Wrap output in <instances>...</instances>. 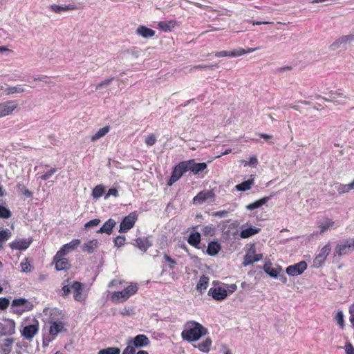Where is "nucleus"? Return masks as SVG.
<instances>
[{"label":"nucleus","mask_w":354,"mask_h":354,"mask_svg":"<svg viewBox=\"0 0 354 354\" xmlns=\"http://www.w3.org/2000/svg\"><path fill=\"white\" fill-rule=\"evenodd\" d=\"M38 331V327L35 324H31L26 326L22 330V335L28 340H30L32 339V337L35 336V335Z\"/></svg>","instance_id":"18"},{"label":"nucleus","mask_w":354,"mask_h":354,"mask_svg":"<svg viewBox=\"0 0 354 354\" xmlns=\"http://www.w3.org/2000/svg\"><path fill=\"white\" fill-rule=\"evenodd\" d=\"M31 243V239H16L15 241L10 243V247L12 250H24L27 249L30 246Z\"/></svg>","instance_id":"13"},{"label":"nucleus","mask_w":354,"mask_h":354,"mask_svg":"<svg viewBox=\"0 0 354 354\" xmlns=\"http://www.w3.org/2000/svg\"><path fill=\"white\" fill-rule=\"evenodd\" d=\"M136 352L134 346L132 345L131 342H128V346L123 351L122 354H134Z\"/></svg>","instance_id":"53"},{"label":"nucleus","mask_w":354,"mask_h":354,"mask_svg":"<svg viewBox=\"0 0 354 354\" xmlns=\"http://www.w3.org/2000/svg\"><path fill=\"white\" fill-rule=\"evenodd\" d=\"M116 222L113 219H109L104 225L97 230V233H106L111 234L113 232V227L115 226Z\"/></svg>","instance_id":"20"},{"label":"nucleus","mask_w":354,"mask_h":354,"mask_svg":"<svg viewBox=\"0 0 354 354\" xmlns=\"http://www.w3.org/2000/svg\"><path fill=\"white\" fill-rule=\"evenodd\" d=\"M264 271L266 274L272 277H277L278 275V271L272 267L271 263H266L264 265Z\"/></svg>","instance_id":"37"},{"label":"nucleus","mask_w":354,"mask_h":354,"mask_svg":"<svg viewBox=\"0 0 354 354\" xmlns=\"http://www.w3.org/2000/svg\"><path fill=\"white\" fill-rule=\"evenodd\" d=\"M346 354H354V348L351 343H346L345 346Z\"/></svg>","instance_id":"59"},{"label":"nucleus","mask_w":354,"mask_h":354,"mask_svg":"<svg viewBox=\"0 0 354 354\" xmlns=\"http://www.w3.org/2000/svg\"><path fill=\"white\" fill-rule=\"evenodd\" d=\"M17 106L15 101H7L0 103V115L4 117L10 115L17 109Z\"/></svg>","instance_id":"10"},{"label":"nucleus","mask_w":354,"mask_h":354,"mask_svg":"<svg viewBox=\"0 0 354 354\" xmlns=\"http://www.w3.org/2000/svg\"><path fill=\"white\" fill-rule=\"evenodd\" d=\"M82 287L83 284L78 281H71L70 279H66L64 281L62 287L64 296L67 297L71 292H73L75 300L82 301L84 300V297L82 295Z\"/></svg>","instance_id":"2"},{"label":"nucleus","mask_w":354,"mask_h":354,"mask_svg":"<svg viewBox=\"0 0 354 354\" xmlns=\"http://www.w3.org/2000/svg\"><path fill=\"white\" fill-rule=\"evenodd\" d=\"M17 189L19 193L24 195L27 198H32V193L26 188L24 185L21 183H18L17 185Z\"/></svg>","instance_id":"39"},{"label":"nucleus","mask_w":354,"mask_h":354,"mask_svg":"<svg viewBox=\"0 0 354 354\" xmlns=\"http://www.w3.org/2000/svg\"><path fill=\"white\" fill-rule=\"evenodd\" d=\"M101 221L99 218H95L89 221L84 225L85 229H88L94 226H97L100 223Z\"/></svg>","instance_id":"49"},{"label":"nucleus","mask_w":354,"mask_h":354,"mask_svg":"<svg viewBox=\"0 0 354 354\" xmlns=\"http://www.w3.org/2000/svg\"><path fill=\"white\" fill-rule=\"evenodd\" d=\"M354 41V35H344L337 39L334 42H333L330 46L329 49L332 51H335L338 49L342 48L345 47V45L348 43H351Z\"/></svg>","instance_id":"6"},{"label":"nucleus","mask_w":354,"mask_h":354,"mask_svg":"<svg viewBox=\"0 0 354 354\" xmlns=\"http://www.w3.org/2000/svg\"><path fill=\"white\" fill-rule=\"evenodd\" d=\"M134 347H142L149 344V339L145 335H138L136 336L133 340H130Z\"/></svg>","instance_id":"19"},{"label":"nucleus","mask_w":354,"mask_h":354,"mask_svg":"<svg viewBox=\"0 0 354 354\" xmlns=\"http://www.w3.org/2000/svg\"><path fill=\"white\" fill-rule=\"evenodd\" d=\"M124 290L126 291V292L127 293V295L129 297L131 295H134L137 292L138 288L136 286L130 285L128 287H127L124 289Z\"/></svg>","instance_id":"52"},{"label":"nucleus","mask_w":354,"mask_h":354,"mask_svg":"<svg viewBox=\"0 0 354 354\" xmlns=\"http://www.w3.org/2000/svg\"><path fill=\"white\" fill-rule=\"evenodd\" d=\"M118 190L115 188H111L109 190L107 194L105 196V198H107L110 196H113L116 197V196H118Z\"/></svg>","instance_id":"62"},{"label":"nucleus","mask_w":354,"mask_h":354,"mask_svg":"<svg viewBox=\"0 0 354 354\" xmlns=\"http://www.w3.org/2000/svg\"><path fill=\"white\" fill-rule=\"evenodd\" d=\"M330 251L331 247L330 243L324 245L320 250L319 253L315 258L313 261V266L317 268L321 267L324 263L326 257L330 254Z\"/></svg>","instance_id":"5"},{"label":"nucleus","mask_w":354,"mask_h":354,"mask_svg":"<svg viewBox=\"0 0 354 354\" xmlns=\"http://www.w3.org/2000/svg\"><path fill=\"white\" fill-rule=\"evenodd\" d=\"M349 313L351 315L350 322L352 324V325H354V304L350 306Z\"/></svg>","instance_id":"64"},{"label":"nucleus","mask_w":354,"mask_h":354,"mask_svg":"<svg viewBox=\"0 0 354 354\" xmlns=\"http://www.w3.org/2000/svg\"><path fill=\"white\" fill-rule=\"evenodd\" d=\"M120 349L116 347H108L106 348L101 349L98 354H120Z\"/></svg>","instance_id":"41"},{"label":"nucleus","mask_w":354,"mask_h":354,"mask_svg":"<svg viewBox=\"0 0 354 354\" xmlns=\"http://www.w3.org/2000/svg\"><path fill=\"white\" fill-rule=\"evenodd\" d=\"M353 250L354 240H347L336 246L335 252L341 257L353 252Z\"/></svg>","instance_id":"7"},{"label":"nucleus","mask_w":354,"mask_h":354,"mask_svg":"<svg viewBox=\"0 0 354 354\" xmlns=\"http://www.w3.org/2000/svg\"><path fill=\"white\" fill-rule=\"evenodd\" d=\"M138 218V215L136 212L130 213L126 216L120 223L119 232L120 233H125L131 229Z\"/></svg>","instance_id":"4"},{"label":"nucleus","mask_w":354,"mask_h":354,"mask_svg":"<svg viewBox=\"0 0 354 354\" xmlns=\"http://www.w3.org/2000/svg\"><path fill=\"white\" fill-rule=\"evenodd\" d=\"M201 241V234L199 232L192 233L188 238V243L196 247Z\"/></svg>","instance_id":"35"},{"label":"nucleus","mask_w":354,"mask_h":354,"mask_svg":"<svg viewBox=\"0 0 354 354\" xmlns=\"http://www.w3.org/2000/svg\"><path fill=\"white\" fill-rule=\"evenodd\" d=\"M221 250V245L217 242H210L208 245L207 252L211 256L216 255Z\"/></svg>","instance_id":"33"},{"label":"nucleus","mask_w":354,"mask_h":354,"mask_svg":"<svg viewBox=\"0 0 354 354\" xmlns=\"http://www.w3.org/2000/svg\"><path fill=\"white\" fill-rule=\"evenodd\" d=\"M207 333V330L201 324L191 321L186 323L185 329L181 333L183 340L194 342Z\"/></svg>","instance_id":"1"},{"label":"nucleus","mask_w":354,"mask_h":354,"mask_svg":"<svg viewBox=\"0 0 354 354\" xmlns=\"http://www.w3.org/2000/svg\"><path fill=\"white\" fill-rule=\"evenodd\" d=\"M306 268V262L302 261L296 264L288 266L286 268V272L290 276H297L302 274Z\"/></svg>","instance_id":"8"},{"label":"nucleus","mask_w":354,"mask_h":354,"mask_svg":"<svg viewBox=\"0 0 354 354\" xmlns=\"http://www.w3.org/2000/svg\"><path fill=\"white\" fill-rule=\"evenodd\" d=\"M27 302L25 299H15L12 301V306H24Z\"/></svg>","instance_id":"57"},{"label":"nucleus","mask_w":354,"mask_h":354,"mask_svg":"<svg viewBox=\"0 0 354 354\" xmlns=\"http://www.w3.org/2000/svg\"><path fill=\"white\" fill-rule=\"evenodd\" d=\"M215 55L218 57H226V56H228V57H232L231 55V51H226V50H223V51H220V52H216L215 53Z\"/></svg>","instance_id":"60"},{"label":"nucleus","mask_w":354,"mask_h":354,"mask_svg":"<svg viewBox=\"0 0 354 354\" xmlns=\"http://www.w3.org/2000/svg\"><path fill=\"white\" fill-rule=\"evenodd\" d=\"M185 162L187 164V171H191L194 174H198L207 168V164L205 162L196 163L194 160L185 161Z\"/></svg>","instance_id":"12"},{"label":"nucleus","mask_w":354,"mask_h":354,"mask_svg":"<svg viewBox=\"0 0 354 354\" xmlns=\"http://www.w3.org/2000/svg\"><path fill=\"white\" fill-rule=\"evenodd\" d=\"M126 53L127 55L131 59H137L140 57V51L136 48L129 49Z\"/></svg>","instance_id":"43"},{"label":"nucleus","mask_w":354,"mask_h":354,"mask_svg":"<svg viewBox=\"0 0 354 354\" xmlns=\"http://www.w3.org/2000/svg\"><path fill=\"white\" fill-rule=\"evenodd\" d=\"M64 330V324L62 322L55 321L50 322L49 333L52 336H56L59 333H61Z\"/></svg>","instance_id":"22"},{"label":"nucleus","mask_w":354,"mask_h":354,"mask_svg":"<svg viewBox=\"0 0 354 354\" xmlns=\"http://www.w3.org/2000/svg\"><path fill=\"white\" fill-rule=\"evenodd\" d=\"M99 242L97 239H93L90 241L84 243L82 245V250L88 253H93L95 250L98 247Z\"/></svg>","instance_id":"24"},{"label":"nucleus","mask_w":354,"mask_h":354,"mask_svg":"<svg viewBox=\"0 0 354 354\" xmlns=\"http://www.w3.org/2000/svg\"><path fill=\"white\" fill-rule=\"evenodd\" d=\"M50 8L52 11L55 12V13L59 14L62 12L75 10L76 7L71 4L64 6H58L56 4H53L50 6Z\"/></svg>","instance_id":"23"},{"label":"nucleus","mask_w":354,"mask_h":354,"mask_svg":"<svg viewBox=\"0 0 354 354\" xmlns=\"http://www.w3.org/2000/svg\"><path fill=\"white\" fill-rule=\"evenodd\" d=\"M260 231L259 228L257 227H248L247 229L243 230L240 233V236L243 239L249 238L257 233Z\"/></svg>","instance_id":"32"},{"label":"nucleus","mask_w":354,"mask_h":354,"mask_svg":"<svg viewBox=\"0 0 354 354\" xmlns=\"http://www.w3.org/2000/svg\"><path fill=\"white\" fill-rule=\"evenodd\" d=\"M209 283V278L206 276L203 275L201 277L199 281L196 286V289L200 292H203V290H206Z\"/></svg>","instance_id":"34"},{"label":"nucleus","mask_w":354,"mask_h":354,"mask_svg":"<svg viewBox=\"0 0 354 354\" xmlns=\"http://www.w3.org/2000/svg\"><path fill=\"white\" fill-rule=\"evenodd\" d=\"M212 345V339L209 337L206 338L204 341L198 343V345H194V347H197L203 353L209 352Z\"/></svg>","instance_id":"31"},{"label":"nucleus","mask_w":354,"mask_h":354,"mask_svg":"<svg viewBox=\"0 0 354 354\" xmlns=\"http://www.w3.org/2000/svg\"><path fill=\"white\" fill-rule=\"evenodd\" d=\"M156 142V138L153 133H151L145 138V143L148 146L153 145Z\"/></svg>","instance_id":"50"},{"label":"nucleus","mask_w":354,"mask_h":354,"mask_svg":"<svg viewBox=\"0 0 354 354\" xmlns=\"http://www.w3.org/2000/svg\"><path fill=\"white\" fill-rule=\"evenodd\" d=\"M11 54L13 53V50L11 49H9L6 46H0V54Z\"/></svg>","instance_id":"61"},{"label":"nucleus","mask_w":354,"mask_h":354,"mask_svg":"<svg viewBox=\"0 0 354 354\" xmlns=\"http://www.w3.org/2000/svg\"><path fill=\"white\" fill-rule=\"evenodd\" d=\"M214 194L212 190L203 191L199 192L194 198V203L201 204L208 198H214Z\"/></svg>","instance_id":"16"},{"label":"nucleus","mask_w":354,"mask_h":354,"mask_svg":"<svg viewBox=\"0 0 354 354\" xmlns=\"http://www.w3.org/2000/svg\"><path fill=\"white\" fill-rule=\"evenodd\" d=\"M57 169L56 168H51L48 171H47L44 174L40 176L41 179L43 180H48L51 176H53Z\"/></svg>","instance_id":"51"},{"label":"nucleus","mask_w":354,"mask_h":354,"mask_svg":"<svg viewBox=\"0 0 354 354\" xmlns=\"http://www.w3.org/2000/svg\"><path fill=\"white\" fill-rule=\"evenodd\" d=\"M270 197L266 196L263 197L258 201H256L255 202L250 203L246 206V209L248 210H253L254 209L259 208L261 207L263 205L266 204L269 200Z\"/></svg>","instance_id":"29"},{"label":"nucleus","mask_w":354,"mask_h":354,"mask_svg":"<svg viewBox=\"0 0 354 354\" xmlns=\"http://www.w3.org/2000/svg\"><path fill=\"white\" fill-rule=\"evenodd\" d=\"M209 295H210L214 299L220 301L224 299L227 296V292L225 288L218 287L211 288L209 290Z\"/></svg>","instance_id":"14"},{"label":"nucleus","mask_w":354,"mask_h":354,"mask_svg":"<svg viewBox=\"0 0 354 354\" xmlns=\"http://www.w3.org/2000/svg\"><path fill=\"white\" fill-rule=\"evenodd\" d=\"M128 298H129V296L127 295V293L126 292V291L124 290L122 291L115 292L112 297L113 299H122L124 301L127 300Z\"/></svg>","instance_id":"45"},{"label":"nucleus","mask_w":354,"mask_h":354,"mask_svg":"<svg viewBox=\"0 0 354 354\" xmlns=\"http://www.w3.org/2000/svg\"><path fill=\"white\" fill-rule=\"evenodd\" d=\"M125 237L124 236H118L114 240L115 245L117 247H121L124 244Z\"/></svg>","instance_id":"55"},{"label":"nucleus","mask_w":354,"mask_h":354,"mask_svg":"<svg viewBox=\"0 0 354 354\" xmlns=\"http://www.w3.org/2000/svg\"><path fill=\"white\" fill-rule=\"evenodd\" d=\"M10 304V301L5 297L0 298V309L6 310Z\"/></svg>","instance_id":"54"},{"label":"nucleus","mask_w":354,"mask_h":354,"mask_svg":"<svg viewBox=\"0 0 354 354\" xmlns=\"http://www.w3.org/2000/svg\"><path fill=\"white\" fill-rule=\"evenodd\" d=\"M135 241L136 246L143 252H146L151 245L147 238H138Z\"/></svg>","instance_id":"30"},{"label":"nucleus","mask_w":354,"mask_h":354,"mask_svg":"<svg viewBox=\"0 0 354 354\" xmlns=\"http://www.w3.org/2000/svg\"><path fill=\"white\" fill-rule=\"evenodd\" d=\"M158 26L165 31H169L171 28L174 27V22L173 21H169V22H165V21H160L158 24Z\"/></svg>","instance_id":"44"},{"label":"nucleus","mask_w":354,"mask_h":354,"mask_svg":"<svg viewBox=\"0 0 354 354\" xmlns=\"http://www.w3.org/2000/svg\"><path fill=\"white\" fill-rule=\"evenodd\" d=\"M80 244V239H73L69 243L65 244L57 252V257H64L68 252L73 251Z\"/></svg>","instance_id":"9"},{"label":"nucleus","mask_w":354,"mask_h":354,"mask_svg":"<svg viewBox=\"0 0 354 354\" xmlns=\"http://www.w3.org/2000/svg\"><path fill=\"white\" fill-rule=\"evenodd\" d=\"M335 221L333 219L325 217L317 223V227L319 231L317 232L319 234H324L327 230L333 228L335 226Z\"/></svg>","instance_id":"11"},{"label":"nucleus","mask_w":354,"mask_h":354,"mask_svg":"<svg viewBox=\"0 0 354 354\" xmlns=\"http://www.w3.org/2000/svg\"><path fill=\"white\" fill-rule=\"evenodd\" d=\"M11 216V212L3 205H0V218H8Z\"/></svg>","instance_id":"47"},{"label":"nucleus","mask_w":354,"mask_h":354,"mask_svg":"<svg viewBox=\"0 0 354 354\" xmlns=\"http://www.w3.org/2000/svg\"><path fill=\"white\" fill-rule=\"evenodd\" d=\"M110 131V127L109 126H105L100 129L97 130V131L93 134L91 137V142H95L100 138L104 137L105 135H106Z\"/></svg>","instance_id":"28"},{"label":"nucleus","mask_w":354,"mask_h":354,"mask_svg":"<svg viewBox=\"0 0 354 354\" xmlns=\"http://www.w3.org/2000/svg\"><path fill=\"white\" fill-rule=\"evenodd\" d=\"M258 163V160L256 156H252L249 161H248V165L251 167H255Z\"/></svg>","instance_id":"63"},{"label":"nucleus","mask_w":354,"mask_h":354,"mask_svg":"<svg viewBox=\"0 0 354 354\" xmlns=\"http://www.w3.org/2000/svg\"><path fill=\"white\" fill-rule=\"evenodd\" d=\"M254 183V180L252 179L245 180L237 185H236V189L239 191H247L251 188V185Z\"/></svg>","instance_id":"36"},{"label":"nucleus","mask_w":354,"mask_h":354,"mask_svg":"<svg viewBox=\"0 0 354 354\" xmlns=\"http://www.w3.org/2000/svg\"><path fill=\"white\" fill-rule=\"evenodd\" d=\"M11 236V232L8 229L0 231V250L3 248V243L7 241Z\"/></svg>","instance_id":"38"},{"label":"nucleus","mask_w":354,"mask_h":354,"mask_svg":"<svg viewBox=\"0 0 354 354\" xmlns=\"http://www.w3.org/2000/svg\"><path fill=\"white\" fill-rule=\"evenodd\" d=\"M21 267L23 272H28L30 271V264L27 261L21 263Z\"/></svg>","instance_id":"58"},{"label":"nucleus","mask_w":354,"mask_h":354,"mask_svg":"<svg viewBox=\"0 0 354 354\" xmlns=\"http://www.w3.org/2000/svg\"><path fill=\"white\" fill-rule=\"evenodd\" d=\"M337 324L341 328H344V315L342 310L337 311L335 317Z\"/></svg>","instance_id":"46"},{"label":"nucleus","mask_w":354,"mask_h":354,"mask_svg":"<svg viewBox=\"0 0 354 354\" xmlns=\"http://www.w3.org/2000/svg\"><path fill=\"white\" fill-rule=\"evenodd\" d=\"M255 259V248L254 247H251L246 254L245 255L244 261L243 265L246 266L248 265L252 264L254 263Z\"/></svg>","instance_id":"27"},{"label":"nucleus","mask_w":354,"mask_h":354,"mask_svg":"<svg viewBox=\"0 0 354 354\" xmlns=\"http://www.w3.org/2000/svg\"><path fill=\"white\" fill-rule=\"evenodd\" d=\"M246 53V50L243 48H239L231 51L232 57L241 56Z\"/></svg>","instance_id":"56"},{"label":"nucleus","mask_w":354,"mask_h":354,"mask_svg":"<svg viewBox=\"0 0 354 354\" xmlns=\"http://www.w3.org/2000/svg\"><path fill=\"white\" fill-rule=\"evenodd\" d=\"M14 339L12 338H6L1 345V354H9L12 351Z\"/></svg>","instance_id":"25"},{"label":"nucleus","mask_w":354,"mask_h":354,"mask_svg":"<svg viewBox=\"0 0 354 354\" xmlns=\"http://www.w3.org/2000/svg\"><path fill=\"white\" fill-rule=\"evenodd\" d=\"M137 35L147 39L152 37L155 35V31L144 26H140L136 30Z\"/></svg>","instance_id":"21"},{"label":"nucleus","mask_w":354,"mask_h":354,"mask_svg":"<svg viewBox=\"0 0 354 354\" xmlns=\"http://www.w3.org/2000/svg\"><path fill=\"white\" fill-rule=\"evenodd\" d=\"M53 263L55 264V268L58 271L68 269L70 267L67 259L64 257L57 258V254L54 257Z\"/></svg>","instance_id":"17"},{"label":"nucleus","mask_w":354,"mask_h":354,"mask_svg":"<svg viewBox=\"0 0 354 354\" xmlns=\"http://www.w3.org/2000/svg\"><path fill=\"white\" fill-rule=\"evenodd\" d=\"M104 192V187L102 185L95 186L92 191V196L94 198L97 199L101 197Z\"/></svg>","instance_id":"40"},{"label":"nucleus","mask_w":354,"mask_h":354,"mask_svg":"<svg viewBox=\"0 0 354 354\" xmlns=\"http://www.w3.org/2000/svg\"><path fill=\"white\" fill-rule=\"evenodd\" d=\"M187 164L185 161L180 162L176 165L173 171L171 176L167 182L168 186H171L175 182H176L186 171H187Z\"/></svg>","instance_id":"3"},{"label":"nucleus","mask_w":354,"mask_h":354,"mask_svg":"<svg viewBox=\"0 0 354 354\" xmlns=\"http://www.w3.org/2000/svg\"><path fill=\"white\" fill-rule=\"evenodd\" d=\"M15 324L11 319H6L3 323H0V328L5 335H12L15 333Z\"/></svg>","instance_id":"15"},{"label":"nucleus","mask_w":354,"mask_h":354,"mask_svg":"<svg viewBox=\"0 0 354 354\" xmlns=\"http://www.w3.org/2000/svg\"><path fill=\"white\" fill-rule=\"evenodd\" d=\"M113 78L106 79V80L100 82L99 84H97L95 86L96 90H99V89H102L103 88L107 87L111 84V82L113 81Z\"/></svg>","instance_id":"48"},{"label":"nucleus","mask_w":354,"mask_h":354,"mask_svg":"<svg viewBox=\"0 0 354 354\" xmlns=\"http://www.w3.org/2000/svg\"><path fill=\"white\" fill-rule=\"evenodd\" d=\"M354 189V180L348 184H336V189L339 194L348 193Z\"/></svg>","instance_id":"26"},{"label":"nucleus","mask_w":354,"mask_h":354,"mask_svg":"<svg viewBox=\"0 0 354 354\" xmlns=\"http://www.w3.org/2000/svg\"><path fill=\"white\" fill-rule=\"evenodd\" d=\"M23 92H24V89L19 86L8 87L5 89V93L8 95L15 93H21Z\"/></svg>","instance_id":"42"}]
</instances>
